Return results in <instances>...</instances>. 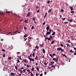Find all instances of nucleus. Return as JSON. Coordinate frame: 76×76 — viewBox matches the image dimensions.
<instances>
[{"label": "nucleus", "instance_id": "24", "mask_svg": "<svg viewBox=\"0 0 76 76\" xmlns=\"http://www.w3.org/2000/svg\"><path fill=\"white\" fill-rule=\"evenodd\" d=\"M69 22H72V21H73V20L72 19H69Z\"/></svg>", "mask_w": 76, "mask_h": 76}, {"label": "nucleus", "instance_id": "14", "mask_svg": "<svg viewBox=\"0 0 76 76\" xmlns=\"http://www.w3.org/2000/svg\"><path fill=\"white\" fill-rule=\"evenodd\" d=\"M8 34H11V35H12L13 33L12 32H9L8 33Z\"/></svg>", "mask_w": 76, "mask_h": 76}, {"label": "nucleus", "instance_id": "7", "mask_svg": "<svg viewBox=\"0 0 76 76\" xmlns=\"http://www.w3.org/2000/svg\"><path fill=\"white\" fill-rule=\"evenodd\" d=\"M23 61H24L25 62V63H28V61H26V59H24L23 60Z\"/></svg>", "mask_w": 76, "mask_h": 76}, {"label": "nucleus", "instance_id": "63", "mask_svg": "<svg viewBox=\"0 0 76 76\" xmlns=\"http://www.w3.org/2000/svg\"><path fill=\"white\" fill-rule=\"evenodd\" d=\"M20 52H18L17 53V54H20Z\"/></svg>", "mask_w": 76, "mask_h": 76}, {"label": "nucleus", "instance_id": "26", "mask_svg": "<svg viewBox=\"0 0 76 76\" xmlns=\"http://www.w3.org/2000/svg\"><path fill=\"white\" fill-rule=\"evenodd\" d=\"M31 70L32 71H33L34 70V67H33L31 69Z\"/></svg>", "mask_w": 76, "mask_h": 76}, {"label": "nucleus", "instance_id": "17", "mask_svg": "<svg viewBox=\"0 0 76 76\" xmlns=\"http://www.w3.org/2000/svg\"><path fill=\"white\" fill-rule=\"evenodd\" d=\"M51 10H49V11H48V13H50V12H51Z\"/></svg>", "mask_w": 76, "mask_h": 76}, {"label": "nucleus", "instance_id": "34", "mask_svg": "<svg viewBox=\"0 0 76 76\" xmlns=\"http://www.w3.org/2000/svg\"><path fill=\"white\" fill-rule=\"evenodd\" d=\"M49 65H50V66H53V65L52 64V63H51L49 64Z\"/></svg>", "mask_w": 76, "mask_h": 76}, {"label": "nucleus", "instance_id": "50", "mask_svg": "<svg viewBox=\"0 0 76 76\" xmlns=\"http://www.w3.org/2000/svg\"><path fill=\"white\" fill-rule=\"evenodd\" d=\"M55 61H56V62H57V59L56 58H55Z\"/></svg>", "mask_w": 76, "mask_h": 76}, {"label": "nucleus", "instance_id": "39", "mask_svg": "<svg viewBox=\"0 0 76 76\" xmlns=\"http://www.w3.org/2000/svg\"><path fill=\"white\" fill-rule=\"evenodd\" d=\"M43 45H43V43L42 44V45L40 44L41 47H43Z\"/></svg>", "mask_w": 76, "mask_h": 76}, {"label": "nucleus", "instance_id": "6", "mask_svg": "<svg viewBox=\"0 0 76 76\" xmlns=\"http://www.w3.org/2000/svg\"><path fill=\"white\" fill-rule=\"evenodd\" d=\"M49 28H50V27L49 26H48L46 27V30L47 31H48L49 29Z\"/></svg>", "mask_w": 76, "mask_h": 76}, {"label": "nucleus", "instance_id": "30", "mask_svg": "<svg viewBox=\"0 0 76 76\" xmlns=\"http://www.w3.org/2000/svg\"><path fill=\"white\" fill-rule=\"evenodd\" d=\"M54 41H53L51 42V44H54Z\"/></svg>", "mask_w": 76, "mask_h": 76}, {"label": "nucleus", "instance_id": "59", "mask_svg": "<svg viewBox=\"0 0 76 76\" xmlns=\"http://www.w3.org/2000/svg\"><path fill=\"white\" fill-rule=\"evenodd\" d=\"M49 31H50L49 32H51V31H52V30L49 29Z\"/></svg>", "mask_w": 76, "mask_h": 76}, {"label": "nucleus", "instance_id": "28", "mask_svg": "<svg viewBox=\"0 0 76 76\" xmlns=\"http://www.w3.org/2000/svg\"><path fill=\"white\" fill-rule=\"evenodd\" d=\"M36 69H37V71L38 72L39 71V69H39V68L38 67H36Z\"/></svg>", "mask_w": 76, "mask_h": 76}, {"label": "nucleus", "instance_id": "18", "mask_svg": "<svg viewBox=\"0 0 76 76\" xmlns=\"http://www.w3.org/2000/svg\"><path fill=\"white\" fill-rule=\"evenodd\" d=\"M30 73H31V76H34V75H33V74L32 73V72H31Z\"/></svg>", "mask_w": 76, "mask_h": 76}, {"label": "nucleus", "instance_id": "36", "mask_svg": "<svg viewBox=\"0 0 76 76\" xmlns=\"http://www.w3.org/2000/svg\"><path fill=\"white\" fill-rule=\"evenodd\" d=\"M6 13H10V12L9 11H7Z\"/></svg>", "mask_w": 76, "mask_h": 76}, {"label": "nucleus", "instance_id": "11", "mask_svg": "<svg viewBox=\"0 0 76 76\" xmlns=\"http://www.w3.org/2000/svg\"><path fill=\"white\" fill-rule=\"evenodd\" d=\"M55 34H56V32L54 31L53 32V34H52V35H55Z\"/></svg>", "mask_w": 76, "mask_h": 76}, {"label": "nucleus", "instance_id": "54", "mask_svg": "<svg viewBox=\"0 0 76 76\" xmlns=\"http://www.w3.org/2000/svg\"><path fill=\"white\" fill-rule=\"evenodd\" d=\"M43 75V74L42 73H41L40 75V76H42V75Z\"/></svg>", "mask_w": 76, "mask_h": 76}, {"label": "nucleus", "instance_id": "12", "mask_svg": "<svg viewBox=\"0 0 76 76\" xmlns=\"http://www.w3.org/2000/svg\"><path fill=\"white\" fill-rule=\"evenodd\" d=\"M35 59H36V60H38V57L37 56H36Z\"/></svg>", "mask_w": 76, "mask_h": 76}, {"label": "nucleus", "instance_id": "20", "mask_svg": "<svg viewBox=\"0 0 76 76\" xmlns=\"http://www.w3.org/2000/svg\"><path fill=\"white\" fill-rule=\"evenodd\" d=\"M33 56L34 57H35V53H33Z\"/></svg>", "mask_w": 76, "mask_h": 76}, {"label": "nucleus", "instance_id": "48", "mask_svg": "<svg viewBox=\"0 0 76 76\" xmlns=\"http://www.w3.org/2000/svg\"><path fill=\"white\" fill-rule=\"evenodd\" d=\"M39 75V74L38 73H36V76H38Z\"/></svg>", "mask_w": 76, "mask_h": 76}, {"label": "nucleus", "instance_id": "51", "mask_svg": "<svg viewBox=\"0 0 76 76\" xmlns=\"http://www.w3.org/2000/svg\"><path fill=\"white\" fill-rule=\"evenodd\" d=\"M50 63H52V64H54V61H53V62H51Z\"/></svg>", "mask_w": 76, "mask_h": 76}, {"label": "nucleus", "instance_id": "43", "mask_svg": "<svg viewBox=\"0 0 76 76\" xmlns=\"http://www.w3.org/2000/svg\"><path fill=\"white\" fill-rule=\"evenodd\" d=\"M51 38H48V41H51Z\"/></svg>", "mask_w": 76, "mask_h": 76}, {"label": "nucleus", "instance_id": "52", "mask_svg": "<svg viewBox=\"0 0 76 76\" xmlns=\"http://www.w3.org/2000/svg\"><path fill=\"white\" fill-rule=\"evenodd\" d=\"M15 69L17 70L18 69V67L16 66H15Z\"/></svg>", "mask_w": 76, "mask_h": 76}, {"label": "nucleus", "instance_id": "33", "mask_svg": "<svg viewBox=\"0 0 76 76\" xmlns=\"http://www.w3.org/2000/svg\"><path fill=\"white\" fill-rule=\"evenodd\" d=\"M45 37H45V39H48V37H47L46 36Z\"/></svg>", "mask_w": 76, "mask_h": 76}, {"label": "nucleus", "instance_id": "9", "mask_svg": "<svg viewBox=\"0 0 76 76\" xmlns=\"http://www.w3.org/2000/svg\"><path fill=\"white\" fill-rule=\"evenodd\" d=\"M28 36V35L27 34H26L24 36V37H25V38H26V37H27Z\"/></svg>", "mask_w": 76, "mask_h": 76}, {"label": "nucleus", "instance_id": "2", "mask_svg": "<svg viewBox=\"0 0 76 76\" xmlns=\"http://www.w3.org/2000/svg\"><path fill=\"white\" fill-rule=\"evenodd\" d=\"M61 48H57V50L58 51H61Z\"/></svg>", "mask_w": 76, "mask_h": 76}, {"label": "nucleus", "instance_id": "64", "mask_svg": "<svg viewBox=\"0 0 76 76\" xmlns=\"http://www.w3.org/2000/svg\"><path fill=\"white\" fill-rule=\"evenodd\" d=\"M74 50H75L76 51V48L75 47L74 48Z\"/></svg>", "mask_w": 76, "mask_h": 76}, {"label": "nucleus", "instance_id": "4", "mask_svg": "<svg viewBox=\"0 0 76 76\" xmlns=\"http://www.w3.org/2000/svg\"><path fill=\"white\" fill-rule=\"evenodd\" d=\"M50 34H51V32L47 31L46 33V35H47Z\"/></svg>", "mask_w": 76, "mask_h": 76}, {"label": "nucleus", "instance_id": "31", "mask_svg": "<svg viewBox=\"0 0 76 76\" xmlns=\"http://www.w3.org/2000/svg\"><path fill=\"white\" fill-rule=\"evenodd\" d=\"M34 28V26H32V27L31 28V29H33Z\"/></svg>", "mask_w": 76, "mask_h": 76}, {"label": "nucleus", "instance_id": "62", "mask_svg": "<svg viewBox=\"0 0 76 76\" xmlns=\"http://www.w3.org/2000/svg\"><path fill=\"white\" fill-rule=\"evenodd\" d=\"M70 40H68V42H69V43H70Z\"/></svg>", "mask_w": 76, "mask_h": 76}, {"label": "nucleus", "instance_id": "10", "mask_svg": "<svg viewBox=\"0 0 76 76\" xmlns=\"http://www.w3.org/2000/svg\"><path fill=\"white\" fill-rule=\"evenodd\" d=\"M70 9H71V11H72L73 10V7H69Z\"/></svg>", "mask_w": 76, "mask_h": 76}, {"label": "nucleus", "instance_id": "15", "mask_svg": "<svg viewBox=\"0 0 76 76\" xmlns=\"http://www.w3.org/2000/svg\"><path fill=\"white\" fill-rule=\"evenodd\" d=\"M35 48H37V49H38L39 48V47H38L37 45H36L35 47Z\"/></svg>", "mask_w": 76, "mask_h": 76}, {"label": "nucleus", "instance_id": "35", "mask_svg": "<svg viewBox=\"0 0 76 76\" xmlns=\"http://www.w3.org/2000/svg\"><path fill=\"white\" fill-rule=\"evenodd\" d=\"M9 60H11L12 59V58L11 57H9L8 58Z\"/></svg>", "mask_w": 76, "mask_h": 76}, {"label": "nucleus", "instance_id": "56", "mask_svg": "<svg viewBox=\"0 0 76 76\" xmlns=\"http://www.w3.org/2000/svg\"><path fill=\"white\" fill-rule=\"evenodd\" d=\"M3 57H5V54H4L3 55Z\"/></svg>", "mask_w": 76, "mask_h": 76}, {"label": "nucleus", "instance_id": "29", "mask_svg": "<svg viewBox=\"0 0 76 76\" xmlns=\"http://www.w3.org/2000/svg\"><path fill=\"white\" fill-rule=\"evenodd\" d=\"M66 45H67V47H68L69 46V45H69V44L67 43L66 44Z\"/></svg>", "mask_w": 76, "mask_h": 76}, {"label": "nucleus", "instance_id": "32", "mask_svg": "<svg viewBox=\"0 0 76 76\" xmlns=\"http://www.w3.org/2000/svg\"><path fill=\"white\" fill-rule=\"evenodd\" d=\"M61 51V52H63V51H64V50L62 48Z\"/></svg>", "mask_w": 76, "mask_h": 76}, {"label": "nucleus", "instance_id": "60", "mask_svg": "<svg viewBox=\"0 0 76 76\" xmlns=\"http://www.w3.org/2000/svg\"><path fill=\"white\" fill-rule=\"evenodd\" d=\"M39 10H38L37 11V13H39Z\"/></svg>", "mask_w": 76, "mask_h": 76}, {"label": "nucleus", "instance_id": "47", "mask_svg": "<svg viewBox=\"0 0 76 76\" xmlns=\"http://www.w3.org/2000/svg\"><path fill=\"white\" fill-rule=\"evenodd\" d=\"M63 56H64L66 58H67V56H66V55L64 54Z\"/></svg>", "mask_w": 76, "mask_h": 76}, {"label": "nucleus", "instance_id": "45", "mask_svg": "<svg viewBox=\"0 0 76 76\" xmlns=\"http://www.w3.org/2000/svg\"><path fill=\"white\" fill-rule=\"evenodd\" d=\"M20 71V73H21V74H22V73L23 72H22V70H21Z\"/></svg>", "mask_w": 76, "mask_h": 76}, {"label": "nucleus", "instance_id": "16", "mask_svg": "<svg viewBox=\"0 0 76 76\" xmlns=\"http://www.w3.org/2000/svg\"><path fill=\"white\" fill-rule=\"evenodd\" d=\"M70 53H73V52L75 53V52L73 51V50H70Z\"/></svg>", "mask_w": 76, "mask_h": 76}, {"label": "nucleus", "instance_id": "1", "mask_svg": "<svg viewBox=\"0 0 76 76\" xmlns=\"http://www.w3.org/2000/svg\"><path fill=\"white\" fill-rule=\"evenodd\" d=\"M28 59L29 60H30V61H34V59H32V58H31L30 57L28 58Z\"/></svg>", "mask_w": 76, "mask_h": 76}, {"label": "nucleus", "instance_id": "21", "mask_svg": "<svg viewBox=\"0 0 76 76\" xmlns=\"http://www.w3.org/2000/svg\"><path fill=\"white\" fill-rule=\"evenodd\" d=\"M33 20L34 21H35V17L33 18Z\"/></svg>", "mask_w": 76, "mask_h": 76}, {"label": "nucleus", "instance_id": "41", "mask_svg": "<svg viewBox=\"0 0 76 76\" xmlns=\"http://www.w3.org/2000/svg\"><path fill=\"white\" fill-rule=\"evenodd\" d=\"M1 51H4V52H5V50H4V49H2V50H1Z\"/></svg>", "mask_w": 76, "mask_h": 76}, {"label": "nucleus", "instance_id": "5", "mask_svg": "<svg viewBox=\"0 0 76 76\" xmlns=\"http://www.w3.org/2000/svg\"><path fill=\"white\" fill-rule=\"evenodd\" d=\"M25 21L26 23H28V19H27L26 20H25Z\"/></svg>", "mask_w": 76, "mask_h": 76}, {"label": "nucleus", "instance_id": "58", "mask_svg": "<svg viewBox=\"0 0 76 76\" xmlns=\"http://www.w3.org/2000/svg\"><path fill=\"white\" fill-rule=\"evenodd\" d=\"M50 39L51 38L52 39V38H53V37L52 36H50Z\"/></svg>", "mask_w": 76, "mask_h": 76}, {"label": "nucleus", "instance_id": "13", "mask_svg": "<svg viewBox=\"0 0 76 76\" xmlns=\"http://www.w3.org/2000/svg\"><path fill=\"white\" fill-rule=\"evenodd\" d=\"M15 74H14V73L13 72L11 73V75H11V76H13V75H14Z\"/></svg>", "mask_w": 76, "mask_h": 76}, {"label": "nucleus", "instance_id": "22", "mask_svg": "<svg viewBox=\"0 0 76 76\" xmlns=\"http://www.w3.org/2000/svg\"><path fill=\"white\" fill-rule=\"evenodd\" d=\"M27 72H28V73H30L31 72H30V70L28 69V70H27Z\"/></svg>", "mask_w": 76, "mask_h": 76}, {"label": "nucleus", "instance_id": "37", "mask_svg": "<svg viewBox=\"0 0 76 76\" xmlns=\"http://www.w3.org/2000/svg\"><path fill=\"white\" fill-rule=\"evenodd\" d=\"M20 63V61L19 60H17V63Z\"/></svg>", "mask_w": 76, "mask_h": 76}, {"label": "nucleus", "instance_id": "19", "mask_svg": "<svg viewBox=\"0 0 76 76\" xmlns=\"http://www.w3.org/2000/svg\"><path fill=\"white\" fill-rule=\"evenodd\" d=\"M49 56H50L51 57H54V56H53V55H52V54H49Z\"/></svg>", "mask_w": 76, "mask_h": 76}, {"label": "nucleus", "instance_id": "40", "mask_svg": "<svg viewBox=\"0 0 76 76\" xmlns=\"http://www.w3.org/2000/svg\"><path fill=\"white\" fill-rule=\"evenodd\" d=\"M27 39V38H24V41H25Z\"/></svg>", "mask_w": 76, "mask_h": 76}, {"label": "nucleus", "instance_id": "8", "mask_svg": "<svg viewBox=\"0 0 76 76\" xmlns=\"http://www.w3.org/2000/svg\"><path fill=\"white\" fill-rule=\"evenodd\" d=\"M42 52L43 53H44V54H45V49H44V48L43 49Z\"/></svg>", "mask_w": 76, "mask_h": 76}, {"label": "nucleus", "instance_id": "55", "mask_svg": "<svg viewBox=\"0 0 76 76\" xmlns=\"http://www.w3.org/2000/svg\"><path fill=\"white\" fill-rule=\"evenodd\" d=\"M74 11H71V13H74Z\"/></svg>", "mask_w": 76, "mask_h": 76}, {"label": "nucleus", "instance_id": "27", "mask_svg": "<svg viewBox=\"0 0 76 76\" xmlns=\"http://www.w3.org/2000/svg\"><path fill=\"white\" fill-rule=\"evenodd\" d=\"M45 65V66H47V63H46V62H44V63Z\"/></svg>", "mask_w": 76, "mask_h": 76}, {"label": "nucleus", "instance_id": "42", "mask_svg": "<svg viewBox=\"0 0 76 76\" xmlns=\"http://www.w3.org/2000/svg\"><path fill=\"white\" fill-rule=\"evenodd\" d=\"M61 11L62 12H64V10L63 9H61Z\"/></svg>", "mask_w": 76, "mask_h": 76}, {"label": "nucleus", "instance_id": "61", "mask_svg": "<svg viewBox=\"0 0 76 76\" xmlns=\"http://www.w3.org/2000/svg\"><path fill=\"white\" fill-rule=\"evenodd\" d=\"M61 47H63V44H61Z\"/></svg>", "mask_w": 76, "mask_h": 76}, {"label": "nucleus", "instance_id": "38", "mask_svg": "<svg viewBox=\"0 0 76 76\" xmlns=\"http://www.w3.org/2000/svg\"><path fill=\"white\" fill-rule=\"evenodd\" d=\"M52 55H53V56H56V54L53 53Z\"/></svg>", "mask_w": 76, "mask_h": 76}, {"label": "nucleus", "instance_id": "44", "mask_svg": "<svg viewBox=\"0 0 76 76\" xmlns=\"http://www.w3.org/2000/svg\"><path fill=\"white\" fill-rule=\"evenodd\" d=\"M47 12H46L45 14V16H47Z\"/></svg>", "mask_w": 76, "mask_h": 76}, {"label": "nucleus", "instance_id": "57", "mask_svg": "<svg viewBox=\"0 0 76 76\" xmlns=\"http://www.w3.org/2000/svg\"><path fill=\"white\" fill-rule=\"evenodd\" d=\"M51 67H56V66H51Z\"/></svg>", "mask_w": 76, "mask_h": 76}, {"label": "nucleus", "instance_id": "46", "mask_svg": "<svg viewBox=\"0 0 76 76\" xmlns=\"http://www.w3.org/2000/svg\"><path fill=\"white\" fill-rule=\"evenodd\" d=\"M47 3H48V4H49V3H50V1L49 0V1H48Z\"/></svg>", "mask_w": 76, "mask_h": 76}, {"label": "nucleus", "instance_id": "3", "mask_svg": "<svg viewBox=\"0 0 76 76\" xmlns=\"http://www.w3.org/2000/svg\"><path fill=\"white\" fill-rule=\"evenodd\" d=\"M30 15H31V12H28V14L27 15V17H29V16H30Z\"/></svg>", "mask_w": 76, "mask_h": 76}, {"label": "nucleus", "instance_id": "53", "mask_svg": "<svg viewBox=\"0 0 76 76\" xmlns=\"http://www.w3.org/2000/svg\"><path fill=\"white\" fill-rule=\"evenodd\" d=\"M26 27H24V29L25 30H26Z\"/></svg>", "mask_w": 76, "mask_h": 76}, {"label": "nucleus", "instance_id": "23", "mask_svg": "<svg viewBox=\"0 0 76 76\" xmlns=\"http://www.w3.org/2000/svg\"><path fill=\"white\" fill-rule=\"evenodd\" d=\"M64 24H67L68 23V22H64Z\"/></svg>", "mask_w": 76, "mask_h": 76}, {"label": "nucleus", "instance_id": "25", "mask_svg": "<svg viewBox=\"0 0 76 76\" xmlns=\"http://www.w3.org/2000/svg\"><path fill=\"white\" fill-rule=\"evenodd\" d=\"M26 69H24V70H23V73H25V72H26Z\"/></svg>", "mask_w": 76, "mask_h": 76}, {"label": "nucleus", "instance_id": "49", "mask_svg": "<svg viewBox=\"0 0 76 76\" xmlns=\"http://www.w3.org/2000/svg\"><path fill=\"white\" fill-rule=\"evenodd\" d=\"M43 25H45V22H44L43 23Z\"/></svg>", "mask_w": 76, "mask_h": 76}]
</instances>
